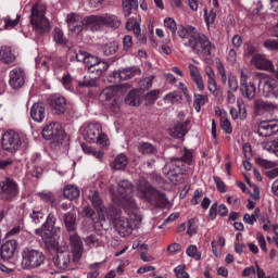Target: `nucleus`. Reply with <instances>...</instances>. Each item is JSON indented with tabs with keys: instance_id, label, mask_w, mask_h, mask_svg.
Here are the masks:
<instances>
[{
	"instance_id": "obj_1",
	"label": "nucleus",
	"mask_w": 278,
	"mask_h": 278,
	"mask_svg": "<svg viewBox=\"0 0 278 278\" xmlns=\"http://www.w3.org/2000/svg\"><path fill=\"white\" fill-rule=\"evenodd\" d=\"M126 214L128 215V219L121 216V210L118 207H112L109 210L108 218L113 220L114 227L116 231L122 236V238H126L129 236L134 229L140 228L142 223V217L138 214L137 210H125Z\"/></svg>"
},
{
	"instance_id": "obj_2",
	"label": "nucleus",
	"mask_w": 278,
	"mask_h": 278,
	"mask_svg": "<svg viewBox=\"0 0 278 278\" xmlns=\"http://www.w3.org/2000/svg\"><path fill=\"white\" fill-rule=\"evenodd\" d=\"M110 192L114 203L123 205L124 210H137L138 204L134 200V186L128 180H121L116 187L110 186Z\"/></svg>"
},
{
	"instance_id": "obj_3",
	"label": "nucleus",
	"mask_w": 278,
	"mask_h": 278,
	"mask_svg": "<svg viewBox=\"0 0 278 278\" xmlns=\"http://www.w3.org/2000/svg\"><path fill=\"white\" fill-rule=\"evenodd\" d=\"M76 220L77 215L73 211L64 215L65 227L67 231H70V251L74 264H77V262H79L84 255V242L81 241V237L75 232Z\"/></svg>"
},
{
	"instance_id": "obj_4",
	"label": "nucleus",
	"mask_w": 278,
	"mask_h": 278,
	"mask_svg": "<svg viewBox=\"0 0 278 278\" xmlns=\"http://www.w3.org/2000/svg\"><path fill=\"white\" fill-rule=\"evenodd\" d=\"M185 47H188L195 55L207 56L212 55V49L214 45L210 41V38L199 30L191 36L190 40L185 41Z\"/></svg>"
},
{
	"instance_id": "obj_5",
	"label": "nucleus",
	"mask_w": 278,
	"mask_h": 278,
	"mask_svg": "<svg viewBox=\"0 0 278 278\" xmlns=\"http://www.w3.org/2000/svg\"><path fill=\"white\" fill-rule=\"evenodd\" d=\"M47 7L42 3H36L31 8L30 23L36 34H45L51 29L49 20L45 16Z\"/></svg>"
},
{
	"instance_id": "obj_6",
	"label": "nucleus",
	"mask_w": 278,
	"mask_h": 278,
	"mask_svg": "<svg viewBox=\"0 0 278 278\" xmlns=\"http://www.w3.org/2000/svg\"><path fill=\"white\" fill-rule=\"evenodd\" d=\"M45 264V253L40 250L24 248L22 251L21 266L24 270H34Z\"/></svg>"
},
{
	"instance_id": "obj_7",
	"label": "nucleus",
	"mask_w": 278,
	"mask_h": 278,
	"mask_svg": "<svg viewBox=\"0 0 278 278\" xmlns=\"http://www.w3.org/2000/svg\"><path fill=\"white\" fill-rule=\"evenodd\" d=\"M137 194L140 199L146 201H152L154 203H166V195L164 193L153 189L146 179H140L137 184Z\"/></svg>"
},
{
	"instance_id": "obj_8",
	"label": "nucleus",
	"mask_w": 278,
	"mask_h": 278,
	"mask_svg": "<svg viewBox=\"0 0 278 278\" xmlns=\"http://www.w3.org/2000/svg\"><path fill=\"white\" fill-rule=\"evenodd\" d=\"M55 215L53 213L48 214L46 223L35 230L36 236L42 238L43 242L49 243L55 240V236H60V227H55Z\"/></svg>"
},
{
	"instance_id": "obj_9",
	"label": "nucleus",
	"mask_w": 278,
	"mask_h": 278,
	"mask_svg": "<svg viewBox=\"0 0 278 278\" xmlns=\"http://www.w3.org/2000/svg\"><path fill=\"white\" fill-rule=\"evenodd\" d=\"M23 142H25V136L18 135L13 130L5 131L1 138L2 149L9 153H16V151H21Z\"/></svg>"
},
{
	"instance_id": "obj_10",
	"label": "nucleus",
	"mask_w": 278,
	"mask_h": 278,
	"mask_svg": "<svg viewBox=\"0 0 278 278\" xmlns=\"http://www.w3.org/2000/svg\"><path fill=\"white\" fill-rule=\"evenodd\" d=\"M86 23L89 27H101V25H108V27H121V18L114 14L105 13L103 15H90L86 17Z\"/></svg>"
},
{
	"instance_id": "obj_11",
	"label": "nucleus",
	"mask_w": 278,
	"mask_h": 278,
	"mask_svg": "<svg viewBox=\"0 0 278 278\" xmlns=\"http://www.w3.org/2000/svg\"><path fill=\"white\" fill-rule=\"evenodd\" d=\"M142 70L138 66L127 67L124 70L115 71L109 76L111 84H121V81H127V79H134L136 75H140Z\"/></svg>"
},
{
	"instance_id": "obj_12",
	"label": "nucleus",
	"mask_w": 278,
	"mask_h": 278,
	"mask_svg": "<svg viewBox=\"0 0 278 278\" xmlns=\"http://www.w3.org/2000/svg\"><path fill=\"white\" fill-rule=\"evenodd\" d=\"M258 89L262 90L263 96L266 98H274L277 92V79L271 78L264 73L258 74Z\"/></svg>"
},
{
	"instance_id": "obj_13",
	"label": "nucleus",
	"mask_w": 278,
	"mask_h": 278,
	"mask_svg": "<svg viewBox=\"0 0 278 278\" xmlns=\"http://www.w3.org/2000/svg\"><path fill=\"white\" fill-rule=\"evenodd\" d=\"M41 136L45 140H53V142H58V144H60V142L64 140L65 134L60 124L50 123L43 127Z\"/></svg>"
},
{
	"instance_id": "obj_14",
	"label": "nucleus",
	"mask_w": 278,
	"mask_h": 278,
	"mask_svg": "<svg viewBox=\"0 0 278 278\" xmlns=\"http://www.w3.org/2000/svg\"><path fill=\"white\" fill-rule=\"evenodd\" d=\"M0 192L4 201H12L18 194V185L14 180L7 178L0 181Z\"/></svg>"
},
{
	"instance_id": "obj_15",
	"label": "nucleus",
	"mask_w": 278,
	"mask_h": 278,
	"mask_svg": "<svg viewBox=\"0 0 278 278\" xmlns=\"http://www.w3.org/2000/svg\"><path fill=\"white\" fill-rule=\"evenodd\" d=\"M172 168L176 175L186 173V165H192V151L185 149V155L182 157H176L169 161Z\"/></svg>"
},
{
	"instance_id": "obj_16",
	"label": "nucleus",
	"mask_w": 278,
	"mask_h": 278,
	"mask_svg": "<svg viewBox=\"0 0 278 278\" xmlns=\"http://www.w3.org/2000/svg\"><path fill=\"white\" fill-rule=\"evenodd\" d=\"M9 86L13 90H18L25 86V70L21 67H15L9 73Z\"/></svg>"
},
{
	"instance_id": "obj_17",
	"label": "nucleus",
	"mask_w": 278,
	"mask_h": 278,
	"mask_svg": "<svg viewBox=\"0 0 278 278\" xmlns=\"http://www.w3.org/2000/svg\"><path fill=\"white\" fill-rule=\"evenodd\" d=\"M66 24L72 34H81L84 31V17L77 13L66 15Z\"/></svg>"
},
{
	"instance_id": "obj_18",
	"label": "nucleus",
	"mask_w": 278,
	"mask_h": 278,
	"mask_svg": "<svg viewBox=\"0 0 278 278\" xmlns=\"http://www.w3.org/2000/svg\"><path fill=\"white\" fill-rule=\"evenodd\" d=\"M257 134L263 138H268V136H275V134H278V121L271 119L261 122L258 124Z\"/></svg>"
},
{
	"instance_id": "obj_19",
	"label": "nucleus",
	"mask_w": 278,
	"mask_h": 278,
	"mask_svg": "<svg viewBox=\"0 0 278 278\" xmlns=\"http://www.w3.org/2000/svg\"><path fill=\"white\" fill-rule=\"evenodd\" d=\"M103 127L97 122H91L84 126L83 136L87 142H97V136L102 131Z\"/></svg>"
},
{
	"instance_id": "obj_20",
	"label": "nucleus",
	"mask_w": 278,
	"mask_h": 278,
	"mask_svg": "<svg viewBox=\"0 0 278 278\" xmlns=\"http://www.w3.org/2000/svg\"><path fill=\"white\" fill-rule=\"evenodd\" d=\"M252 66L258 68V71H269V73H275V65L273 61L268 60L264 54H255L251 59Z\"/></svg>"
},
{
	"instance_id": "obj_21",
	"label": "nucleus",
	"mask_w": 278,
	"mask_h": 278,
	"mask_svg": "<svg viewBox=\"0 0 278 278\" xmlns=\"http://www.w3.org/2000/svg\"><path fill=\"white\" fill-rule=\"evenodd\" d=\"M16 249H18V242L14 239L7 241L0 248V255L2 260L8 262V260H12L14 255H16Z\"/></svg>"
},
{
	"instance_id": "obj_22",
	"label": "nucleus",
	"mask_w": 278,
	"mask_h": 278,
	"mask_svg": "<svg viewBox=\"0 0 278 278\" xmlns=\"http://www.w3.org/2000/svg\"><path fill=\"white\" fill-rule=\"evenodd\" d=\"M75 58L77 62H83V64H85L87 68H89L90 66H97V64H101L104 62L84 50H79L78 52H76Z\"/></svg>"
},
{
	"instance_id": "obj_23",
	"label": "nucleus",
	"mask_w": 278,
	"mask_h": 278,
	"mask_svg": "<svg viewBox=\"0 0 278 278\" xmlns=\"http://www.w3.org/2000/svg\"><path fill=\"white\" fill-rule=\"evenodd\" d=\"M89 201L93 205L94 210L100 214V216L105 217L110 214V211H105V205L103 204V200L99 197V191H90L88 194Z\"/></svg>"
},
{
	"instance_id": "obj_24",
	"label": "nucleus",
	"mask_w": 278,
	"mask_h": 278,
	"mask_svg": "<svg viewBox=\"0 0 278 278\" xmlns=\"http://www.w3.org/2000/svg\"><path fill=\"white\" fill-rule=\"evenodd\" d=\"M49 105L56 114H64L66 112V98L61 94H53L49 99Z\"/></svg>"
},
{
	"instance_id": "obj_25",
	"label": "nucleus",
	"mask_w": 278,
	"mask_h": 278,
	"mask_svg": "<svg viewBox=\"0 0 278 278\" xmlns=\"http://www.w3.org/2000/svg\"><path fill=\"white\" fill-rule=\"evenodd\" d=\"M53 264L59 270H66L71 266V254L64 251H58L56 255L52 258Z\"/></svg>"
},
{
	"instance_id": "obj_26",
	"label": "nucleus",
	"mask_w": 278,
	"mask_h": 278,
	"mask_svg": "<svg viewBox=\"0 0 278 278\" xmlns=\"http://www.w3.org/2000/svg\"><path fill=\"white\" fill-rule=\"evenodd\" d=\"M126 29L128 31H134L137 40H139V42H141L142 45L147 42V37L142 35V28H140V23H138L136 18L134 17L128 18L126 23Z\"/></svg>"
},
{
	"instance_id": "obj_27",
	"label": "nucleus",
	"mask_w": 278,
	"mask_h": 278,
	"mask_svg": "<svg viewBox=\"0 0 278 278\" xmlns=\"http://www.w3.org/2000/svg\"><path fill=\"white\" fill-rule=\"evenodd\" d=\"M30 116L35 123H42L47 116V109L42 102L34 103L30 108Z\"/></svg>"
},
{
	"instance_id": "obj_28",
	"label": "nucleus",
	"mask_w": 278,
	"mask_h": 278,
	"mask_svg": "<svg viewBox=\"0 0 278 278\" xmlns=\"http://www.w3.org/2000/svg\"><path fill=\"white\" fill-rule=\"evenodd\" d=\"M215 114L219 116L220 121V127L225 134H232L233 132V127L231 126V122L229 121V115L225 111V109H216Z\"/></svg>"
},
{
	"instance_id": "obj_29",
	"label": "nucleus",
	"mask_w": 278,
	"mask_h": 278,
	"mask_svg": "<svg viewBox=\"0 0 278 278\" xmlns=\"http://www.w3.org/2000/svg\"><path fill=\"white\" fill-rule=\"evenodd\" d=\"M228 88L226 101L228 105H233V103H236L235 92H238V78H236V76L228 78Z\"/></svg>"
},
{
	"instance_id": "obj_30",
	"label": "nucleus",
	"mask_w": 278,
	"mask_h": 278,
	"mask_svg": "<svg viewBox=\"0 0 278 278\" xmlns=\"http://www.w3.org/2000/svg\"><path fill=\"white\" fill-rule=\"evenodd\" d=\"M204 73L207 76V90L211 94H216L218 86L216 85V74L214 70L210 66L204 67Z\"/></svg>"
},
{
	"instance_id": "obj_31",
	"label": "nucleus",
	"mask_w": 278,
	"mask_h": 278,
	"mask_svg": "<svg viewBox=\"0 0 278 278\" xmlns=\"http://www.w3.org/2000/svg\"><path fill=\"white\" fill-rule=\"evenodd\" d=\"M188 125H190L188 119L178 122L175 127L169 130L170 136H173V138H184V136L188 134Z\"/></svg>"
},
{
	"instance_id": "obj_32",
	"label": "nucleus",
	"mask_w": 278,
	"mask_h": 278,
	"mask_svg": "<svg viewBox=\"0 0 278 278\" xmlns=\"http://www.w3.org/2000/svg\"><path fill=\"white\" fill-rule=\"evenodd\" d=\"M254 109L258 114H264V112H275L277 110V105L273 102L264 101V100H255L254 101Z\"/></svg>"
},
{
	"instance_id": "obj_33",
	"label": "nucleus",
	"mask_w": 278,
	"mask_h": 278,
	"mask_svg": "<svg viewBox=\"0 0 278 278\" xmlns=\"http://www.w3.org/2000/svg\"><path fill=\"white\" fill-rule=\"evenodd\" d=\"M108 68H110V64L103 61L102 63H98L97 65L88 67V73L92 75L93 79H99L101 75L108 71Z\"/></svg>"
},
{
	"instance_id": "obj_34",
	"label": "nucleus",
	"mask_w": 278,
	"mask_h": 278,
	"mask_svg": "<svg viewBox=\"0 0 278 278\" xmlns=\"http://www.w3.org/2000/svg\"><path fill=\"white\" fill-rule=\"evenodd\" d=\"M121 90V87L118 85H112L102 90L100 93L101 101H112L116 94H118V91Z\"/></svg>"
},
{
	"instance_id": "obj_35",
	"label": "nucleus",
	"mask_w": 278,
	"mask_h": 278,
	"mask_svg": "<svg viewBox=\"0 0 278 278\" xmlns=\"http://www.w3.org/2000/svg\"><path fill=\"white\" fill-rule=\"evenodd\" d=\"M138 151L142 155H153L154 157H156L159 153L157 148L151 142H139Z\"/></svg>"
},
{
	"instance_id": "obj_36",
	"label": "nucleus",
	"mask_w": 278,
	"mask_h": 278,
	"mask_svg": "<svg viewBox=\"0 0 278 278\" xmlns=\"http://www.w3.org/2000/svg\"><path fill=\"white\" fill-rule=\"evenodd\" d=\"M16 60V55L12 53V48L2 46L0 48V61L4 64H12Z\"/></svg>"
},
{
	"instance_id": "obj_37",
	"label": "nucleus",
	"mask_w": 278,
	"mask_h": 278,
	"mask_svg": "<svg viewBox=\"0 0 278 278\" xmlns=\"http://www.w3.org/2000/svg\"><path fill=\"white\" fill-rule=\"evenodd\" d=\"M63 194L65 199H68L70 201H75V199H79L81 191H79V188L75 185H67L63 190Z\"/></svg>"
},
{
	"instance_id": "obj_38",
	"label": "nucleus",
	"mask_w": 278,
	"mask_h": 278,
	"mask_svg": "<svg viewBox=\"0 0 278 278\" xmlns=\"http://www.w3.org/2000/svg\"><path fill=\"white\" fill-rule=\"evenodd\" d=\"M241 92L248 101H253L255 99V85L253 83H243Z\"/></svg>"
},
{
	"instance_id": "obj_39",
	"label": "nucleus",
	"mask_w": 278,
	"mask_h": 278,
	"mask_svg": "<svg viewBox=\"0 0 278 278\" xmlns=\"http://www.w3.org/2000/svg\"><path fill=\"white\" fill-rule=\"evenodd\" d=\"M80 147L86 155H91L92 157H96V160H103V151L97 150L86 143H81Z\"/></svg>"
},
{
	"instance_id": "obj_40",
	"label": "nucleus",
	"mask_w": 278,
	"mask_h": 278,
	"mask_svg": "<svg viewBox=\"0 0 278 278\" xmlns=\"http://www.w3.org/2000/svg\"><path fill=\"white\" fill-rule=\"evenodd\" d=\"M122 5L124 16H131V11L138 10V0H123Z\"/></svg>"
},
{
	"instance_id": "obj_41",
	"label": "nucleus",
	"mask_w": 278,
	"mask_h": 278,
	"mask_svg": "<svg viewBox=\"0 0 278 278\" xmlns=\"http://www.w3.org/2000/svg\"><path fill=\"white\" fill-rule=\"evenodd\" d=\"M127 164H129L127 155L119 154L113 162V168H115V170H124V168H127Z\"/></svg>"
},
{
	"instance_id": "obj_42",
	"label": "nucleus",
	"mask_w": 278,
	"mask_h": 278,
	"mask_svg": "<svg viewBox=\"0 0 278 278\" xmlns=\"http://www.w3.org/2000/svg\"><path fill=\"white\" fill-rule=\"evenodd\" d=\"M230 116L232 121H237L238 116L241 121H245L247 118V109L242 106V104H239V111L236 108H230Z\"/></svg>"
},
{
	"instance_id": "obj_43",
	"label": "nucleus",
	"mask_w": 278,
	"mask_h": 278,
	"mask_svg": "<svg viewBox=\"0 0 278 278\" xmlns=\"http://www.w3.org/2000/svg\"><path fill=\"white\" fill-rule=\"evenodd\" d=\"M197 31L198 29L194 28V26H187V27L179 28L178 36L179 38L190 40L192 36L197 34Z\"/></svg>"
},
{
	"instance_id": "obj_44",
	"label": "nucleus",
	"mask_w": 278,
	"mask_h": 278,
	"mask_svg": "<svg viewBox=\"0 0 278 278\" xmlns=\"http://www.w3.org/2000/svg\"><path fill=\"white\" fill-rule=\"evenodd\" d=\"M126 105L137 106L140 105V96H138V91L131 90L125 98Z\"/></svg>"
},
{
	"instance_id": "obj_45",
	"label": "nucleus",
	"mask_w": 278,
	"mask_h": 278,
	"mask_svg": "<svg viewBox=\"0 0 278 278\" xmlns=\"http://www.w3.org/2000/svg\"><path fill=\"white\" fill-rule=\"evenodd\" d=\"M207 103V96L195 93L193 100V108L195 111L201 112V106Z\"/></svg>"
},
{
	"instance_id": "obj_46",
	"label": "nucleus",
	"mask_w": 278,
	"mask_h": 278,
	"mask_svg": "<svg viewBox=\"0 0 278 278\" xmlns=\"http://www.w3.org/2000/svg\"><path fill=\"white\" fill-rule=\"evenodd\" d=\"M188 257H192V260H195V262H200L201 260V252H199V248L197 245L191 244L187 248L186 251Z\"/></svg>"
},
{
	"instance_id": "obj_47",
	"label": "nucleus",
	"mask_w": 278,
	"mask_h": 278,
	"mask_svg": "<svg viewBox=\"0 0 278 278\" xmlns=\"http://www.w3.org/2000/svg\"><path fill=\"white\" fill-rule=\"evenodd\" d=\"M263 149L268 153H274L278 157V139L263 143Z\"/></svg>"
},
{
	"instance_id": "obj_48",
	"label": "nucleus",
	"mask_w": 278,
	"mask_h": 278,
	"mask_svg": "<svg viewBox=\"0 0 278 278\" xmlns=\"http://www.w3.org/2000/svg\"><path fill=\"white\" fill-rule=\"evenodd\" d=\"M165 103H179L181 101V94L178 91H172L164 97Z\"/></svg>"
},
{
	"instance_id": "obj_49",
	"label": "nucleus",
	"mask_w": 278,
	"mask_h": 278,
	"mask_svg": "<svg viewBox=\"0 0 278 278\" xmlns=\"http://www.w3.org/2000/svg\"><path fill=\"white\" fill-rule=\"evenodd\" d=\"M49 64H51V59L47 56H38L36 59L37 68H42L43 71H49Z\"/></svg>"
},
{
	"instance_id": "obj_50",
	"label": "nucleus",
	"mask_w": 278,
	"mask_h": 278,
	"mask_svg": "<svg viewBox=\"0 0 278 278\" xmlns=\"http://www.w3.org/2000/svg\"><path fill=\"white\" fill-rule=\"evenodd\" d=\"M204 21L207 27H210V25H214L216 22V11L212 9L210 12H207V9H204Z\"/></svg>"
},
{
	"instance_id": "obj_51",
	"label": "nucleus",
	"mask_w": 278,
	"mask_h": 278,
	"mask_svg": "<svg viewBox=\"0 0 278 278\" xmlns=\"http://www.w3.org/2000/svg\"><path fill=\"white\" fill-rule=\"evenodd\" d=\"M153 79H155L154 75L141 79L139 81V88H141V90H149L153 87Z\"/></svg>"
},
{
	"instance_id": "obj_52",
	"label": "nucleus",
	"mask_w": 278,
	"mask_h": 278,
	"mask_svg": "<svg viewBox=\"0 0 278 278\" xmlns=\"http://www.w3.org/2000/svg\"><path fill=\"white\" fill-rule=\"evenodd\" d=\"M96 142L100 147H110V137H108L103 130H100V132H98Z\"/></svg>"
},
{
	"instance_id": "obj_53",
	"label": "nucleus",
	"mask_w": 278,
	"mask_h": 278,
	"mask_svg": "<svg viewBox=\"0 0 278 278\" xmlns=\"http://www.w3.org/2000/svg\"><path fill=\"white\" fill-rule=\"evenodd\" d=\"M29 218H31L35 225H40L41 220H45V213H42L41 211L33 210L29 214Z\"/></svg>"
},
{
	"instance_id": "obj_54",
	"label": "nucleus",
	"mask_w": 278,
	"mask_h": 278,
	"mask_svg": "<svg viewBox=\"0 0 278 278\" xmlns=\"http://www.w3.org/2000/svg\"><path fill=\"white\" fill-rule=\"evenodd\" d=\"M164 25H165L166 29H168L170 31V34L173 36H175V34L177 33V23L175 22V20H173L170 17H166L164 20Z\"/></svg>"
},
{
	"instance_id": "obj_55",
	"label": "nucleus",
	"mask_w": 278,
	"mask_h": 278,
	"mask_svg": "<svg viewBox=\"0 0 278 278\" xmlns=\"http://www.w3.org/2000/svg\"><path fill=\"white\" fill-rule=\"evenodd\" d=\"M101 267V263H92L88 266L89 270H91L88 275L87 278H98L100 275V271L98 268Z\"/></svg>"
},
{
	"instance_id": "obj_56",
	"label": "nucleus",
	"mask_w": 278,
	"mask_h": 278,
	"mask_svg": "<svg viewBox=\"0 0 278 278\" xmlns=\"http://www.w3.org/2000/svg\"><path fill=\"white\" fill-rule=\"evenodd\" d=\"M54 42H56V45H66V38L64 37V31H62V29L60 28H55L54 29Z\"/></svg>"
},
{
	"instance_id": "obj_57",
	"label": "nucleus",
	"mask_w": 278,
	"mask_h": 278,
	"mask_svg": "<svg viewBox=\"0 0 278 278\" xmlns=\"http://www.w3.org/2000/svg\"><path fill=\"white\" fill-rule=\"evenodd\" d=\"M117 50H118V46H116L115 42L106 43L103 47L104 55H114V53H116Z\"/></svg>"
},
{
	"instance_id": "obj_58",
	"label": "nucleus",
	"mask_w": 278,
	"mask_h": 278,
	"mask_svg": "<svg viewBox=\"0 0 278 278\" xmlns=\"http://www.w3.org/2000/svg\"><path fill=\"white\" fill-rule=\"evenodd\" d=\"M174 273L177 278H190V275L186 271V265H178Z\"/></svg>"
},
{
	"instance_id": "obj_59",
	"label": "nucleus",
	"mask_w": 278,
	"mask_h": 278,
	"mask_svg": "<svg viewBox=\"0 0 278 278\" xmlns=\"http://www.w3.org/2000/svg\"><path fill=\"white\" fill-rule=\"evenodd\" d=\"M263 46L268 51H278V39H267L264 41Z\"/></svg>"
},
{
	"instance_id": "obj_60",
	"label": "nucleus",
	"mask_w": 278,
	"mask_h": 278,
	"mask_svg": "<svg viewBox=\"0 0 278 278\" xmlns=\"http://www.w3.org/2000/svg\"><path fill=\"white\" fill-rule=\"evenodd\" d=\"M18 21H21V15H16L15 20L10 18V16L3 17L5 29H9V27H16Z\"/></svg>"
},
{
	"instance_id": "obj_61",
	"label": "nucleus",
	"mask_w": 278,
	"mask_h": 278,
	"mask_svg": "<svg viewBox=\"0 0 278 278\" xmlns=\"http://www.w3.org/2000/svg\"><path fill=\"white\" fill-rule=\"evenodd\" d=\"M197 227H199L197 219H189L188 220V229H187L188 236H195Z\"/></svg>"
},
{
	"instance_id": "obj_62",
	"label": "nucleus",
	"mask_w": 278,
	"mask_h": 278,
	"mask_svg": "<svg viewBox=\"0 0 278 278\" xmlns=\"http://www.w3.org/2000/svg\"><path fill=\"white\" fill-rule=\"evenodd\" d=\"M218 75L220 76L222 84H227L229 77H227V72L225 71V65L223 63H217Z\"/></svg>"
},
{
	"instance_id": "obj_63",
	"label": "nucleus",
	"mask_w": 278,
	"mask_h": 278,
	"mask_svg": "<svg viewBox=\"0 0 278 278\" xmlns=\"http://www.w3.org/2000/svg\"><path fill=\"white\" fill-rule=\"evenodd\" d=\"M163 173L168 177V179H170V181H173L172 177H175V175H177L173 170V164H170V162L165 164V166L163 167Z\"/></svg>"
},
{
	"instance_id": "obj_64",
	"label": "nucleus",
	"mask_w": 278,
	"mask_h": 278,
	"mask_svg": "<svg viewBox=\"0 0 278 278\" xmlns=\"http://www.w3.org/2000/svg\"><path fill=\"white\" fill-rule=\"evenodd\" d=\"M203 199V189H197L194 191L193 198L191 199L192 205H199Z\"/></svg>"
}]
</instances>
